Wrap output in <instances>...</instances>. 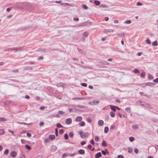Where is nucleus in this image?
Here are the masks:
<instances>
[{
	"label": "nucleus",
	"mask_w": 158,
	"mask_h": 158,
	"mask_svg": "<svg viewBox=\"0 0 158 158\" xmlns=\"http://www.w3.org/2000/svg\"><path fill=\"white\" fill-rule=\"evenodd\" d=\"M79 133L81 138H87L89 136V133L88 132L83 133L82 131H81L79 132Z\"/></svg>",
	"instance_id": "obj_1"
},
{
	"label": "nucleus",
	"mask_w": 158,
	"mask_h": 158,
	"mask_svg": "<svg viewBox=\"0 0 158 158\" xmlns=\"http://www.w3.org/2000/svg\"><path fill=\"white\" fill-rule=\"evenodd\" d=\"M72 122V120L71 118H68L66 119V123L67 124H70Z\"/></svg>",
	"instance_id": "obj_2"
},
{
	"label": "nucleus",
	"mask_w": 158,
	"mask_h": 158,
	"mask_svg": "<svg viewBox=\"0 0 158 158\" xmlns=\"http://www.w3.org/2000/svg\"><path fill=\"white\" fill-rule=\"evenodd\" d=\"M110 107L111 110H113L114 112H115L116 111V106L112 105H110Z\"/></svg>",
	"instance_id": "obj_3"
},
{
	"label": "nucleus",
	"mask_w": 158,
	"mask_h": 158,
	"mask_svg": "<svg viewBox=\"0 0 158 158\" xmlns=\"http://www.w3.org/2000/svg\"><path fill=\"white\" fill-rule=\"evenodd\" d=\"M82 119V117L81 116H78L75 119L76 122H79L81 121Z\"/></svg>",
	"instance_id": "obj_4"
},
{
	"label": "nucleus",
	"mask_w": 158,
	"mask_h": 158,
	"mask_svg": "<svg viewBox=\"0 0 158 158\" xmlns=\"http://www.w3.org/2000/svg\"><path fill=\"white\" fill-rule=\"evenodd\" d=\"M98 124L99 126H102L104 124V122L102 120H99L98 121Z\"/></svg>",
	"instance_id": "obj_5"
},
{
	"label": "nucleus",
	"mask_w": 158,
	"mask_h": 158,
	"mask_svg": "<svg viewBox=\"0 0 158 158\" xmlns=\"http://www.w3.org/2000/svg\"><path fill=\"white\" fill-rule=\"evenodd\" d=\"M102 156L101 153L100 152H98L95 155V158H98Z\"/></svg>",
	"instance_id": "obj_6"
},
{
	"label": "nucleus",
	"mask_w": 158,
	"mask_h": 158,
	"mask_svg": "<svg viewBox=\"0 0 158 158\" xmlns=\"http://www.w3.org/2000/svg\"><path fill=\"white\" fill-rule=\"evenodd\" d=\"M16 153L14 151L11 152L10 153V156L13 157H15L16 156Z\"/></svg>",
	"instance_id": "obj_7"
},
{
	"label": "nucleus",
	"mask_w": 158,
	"mask_h": 158,
	"mask_svg": "<svg viewBox=\"0 0 158 158\" xmlns=\"http://www.w3.org/2000/svg\"><path fill=\"white\" fill-rule=\"evenodd\" d=\"M49 138L51 140H53L55 139V136L54 135H50L49 136Z\"/></svg>",
	"instance_id": "obj_8"
},
{
	"label": "nucleus",
	"mask_w": 158,
	"mask_h": 158,
	"mask_svg": "<svg viewBox=\"0 0 158 158\" xmlns=\"http://www.w3.org/2000/svg\"><path fill=\"white\" fill-rule=\"evenodd\" d=\"M102 145V146L103 147H106L107 145L106 143V142L105 140H103Z\"/></svg>",
	"instance_id": "obj_9"
},
{
	"label": "nucleus",
	"mask_w": 158,
	"mask_h": 158,
	"mask_svg": "<svg viewBox=\"0 0 158 158\" xmlns=\"http://www.w3.org/2000/svg\"><path fill=\"white\" fill-rule=\"evenodd\" d=\"M79 124L81 126H84L85 125V123L84 121H81L79 123Z\"/></svg>",
	"instance_id": "obj_10"
},
{
	"label": "nucleus",
	"mask_w": 158,
	"mask_h": 158,
	"mask_svg": "<svg viewBox=\"0 0 158 158\" xmlns=\"http://www.w3.org/2000/svg\"><path fill=\"white\" fill-rule=\"evenodd\" d=\"M79 152L80 154H83L85 153V151L83 149H80L79 150Z\"/></svg>",
	"instance_id": "obj_11"
},
{
	"label": "nucleus",
	"mask_w": 158,
	"mask_h": 158,
	"mask_svg": "<svg viewBox=\"0 0 158 158\" xmlns=\"http://www.w3.org/2000/svg\"><path fill=\"white\" fill-rule=\"evenodd\" d=\"M109 128L108 127H106L104 128V132L105 133H107L109 131Z\"/></svg>",
	"instance_id": "obj_12"
},
{
	"label": "nucleus",
	"mask_w": 158,
	"mask_h": 158,
	"mask_svg": "<svg viewBox=\"0 0 158 158\" xmlns=\"http://www.w3.org/2000/svg\"><path fill=\"white\" fill-rule=\"evenodd\" d=\"M152 45L153 46H157L158 45V43L157 41H155L152 43Z\"/></svg>",
	"instance_id": "obj_13"
},
{
	"label": "nucleus",
	"mask_w": 158,
	"mask_h": 158,
	"mask_svg": "<svg viewBox=\"0 0 158 158\" xmlns=\"http://www.w3.org/2000/svg\"><path fill=\"white\" fill-rule=\"evenodd\" d=\"M94 3L97 6L99 5L100 4V2L99 1L97 0H95L94 1Z\"/></svg>",
	"instance_id": "obj_14"
},
{
	"label": "nucleus",
	"mask_w": 158,
	"mask_h": 158,
	"mask_svg": "<svg viewBox=\"0 0 158 158\" xmlns=\"http://www.w3.org/2000/svg\"><path fill=\"white\" fill-rule=\"evenodd\" d=\"M110 115L112 117H115V114L114 112H111L110 113Z\"/></svg>",
	"instance_id": "obj_15"
},
{
	"label": "nucleus",
	"mask_w": 158,
	"mask_h": 158,
	"mask_svg": "<svg viewBox=\"0 0 158 158\" xmlns=\"http://www.w3.org/2000/svg\"><path fill=\"white\" fill-rule=\"evenodd\" d=\"M87 147L89 149H90L91 151H93L94 150V148L91 149V148H92V146L90 145H88Z\"/></svg>",
	"instance_id": "obj_16"
},
{
	"label": "nucleus",
	"mask_w": 158,
	"mask_h": 158,
	"mask_svg": "<svg viewBox=\"0 0 158 158\" xmlns=\"http://www.w3.org/2000/svg\"><path fill=\"white\" fill-rule=\"evenodd\" d=\"M113 30L112 29L106 30V31L107 32H110L113 31Z\"/></svg>",
	"instance_id": "obj_17"
},
{
	"label": "nucleus",
	"mask_w": 158,
	"mask_h": 158,
	"mask_svg": "<svg viewBox=\"0 0 158 158\" xmlns=\"http://www.w3.org/2000/svg\"><path fill=\"white\" fill-rule=\"evenodd\" d=\"M95 140L96 142H98L99 141V138L98 136H95Z\"/></svg>",
	"instance_id": "obj_18"
},
{
	"label": "nucleus",
	"mask_w": 158,
	"mask_h": 158,
	"mask_svg": "<svg viewBox=\"0 0 158 158\" xmlns=\"http://www.w3.org/2000/svg\"><path fill=\"white\" fill-rule=\"evenodd\" d=\"M69 135L70 137H72L74 135L73 132H70L69 134Z\"/></svg>",
	"instance_id": "obj_19"
},
{
	"label": "nucleus",
	"mask_w": 158,
	"mask_h": 158,
	"mask_svg": "<svg viewBox=\"0 0 158 158\" xmlns=\"http://www.w3.org/2000/svg\"><path fill=\"white\" fill-rule=\"evenodd\" d=\"M131 23V21L130 20H127L125 21L124 22L125 24H129Z\"/></svg>",
	"instance_id": "obj_20"
},
{
	"label": "nucleus",
	"mask_w": 158,
	"mask_h": 158,
	"mask_svg": "<svg viewBox=\"0 0 158 158\" xmlns=\"http://www.w3.org/2000/svg\"><path fill=\"white\" fill-rule=\"evenodd\" d=\"M4 130L1 129L0 130V135H2L4 134Z\"/></svg>",
	"instance_id": "obj_21"
},
{
	"label": "nucleus",
	"mask_w": 158,
	"mask_h": 158,
	"mask_svg": "<svg viewBox=\"0 0 158 158\" xmlns=\"http://www.w3.org/2000/svg\"><path fill=\"white\" fill-rule=\"evenodd\" d=\"M56 126L58 128L60 127H63V126L59 123L57 124Z\"/></svg>",
	"instance_id": "obj_22"
},
{
	"label": "nucleus",
	"mask_w": 158,
	"mask_h": 158,
	"mask_svg": "<svg viewBox=\"0 0 158 158\" xmlns=\"http://www.w3.org/2000/svg\"><path fill=\"white\" fill-rule=\"evenodd\" d=\"M25 148L27 149L28 150H30L31 149V148L30 146L29 145H26Z\"/></svg>",
	"instance_id": "obj_23"
},
{
	"label": "nucleus",
	"mask_w": 158,
	"mask_h": 158,
	"mask_svg": "<svg viewBox=\"0 0 158 158\" xmlns=\"http://www.w3.org/2000/svg\"><path fill=\"white\" fill-rule=\"evenodd\" d=\"M64 132V130L63 129H61L59 131V133L60 134H62Z\"/></svg>",
	"instance_id": "obj_24"
},
{
	"label": "nucleus",
	"mask_w": 158,
	"mask_h": 158,
	"mask_svg": "<svg viewBox=\"0 0 158 158\" xmlns=\"http://www.w3.org/2000/svg\"><path fill=\"white\" fill-rule=\"evenodd\" d=\"M132 127L133 129H137L138 128V127L137 125H133Z\"/></svg>",
	"instance_id": "obj_25"
},
{
	"label": "nucleus",
	"mask_w": 158,
	"mask_h": 158,
	"mask_svg": "<svg viewBox=\"0 0 158 158\" xmlns=\"http://www.w3.org/2000/svg\"><path fill=\"white\" fill-rule=\"evenodd\" d=\"M9 152V150L8 149H6L5 150V151L4 152V154L5 155H7L8 154Z\"/></svg>",
	"instance_id": "obj_26"
},
{
	"label": "nucleus",
	"mask_w": 158,
	"mask_h": 158,
	"mask_svg": "<svg viewBox=\"0 0 158 158\" xmlns=\"http://www.w3.org/2000/svg\"><path fill=\"white\" fill-rule=\"evenodd\" d=\"M83 36L84 37H87L88 36V33L87 32H85L83 34Z\"/></svg>",
	"instance_id": "obj_27"
},
{
	"label": "nucleus",
	"mask_w": 158,
	"mask_h": 158,
	"mask_svg": "<svg viewBox=\"0 0 158 158\" xmlns=\"http://www.w3.org/2000/svg\"><path fill=\"white\" fill-rule=\"evenodd\" d=\"M64 137L65 139L67 140L68 138V135L67 134H65L64 135Z\"/></svg>",
	"instance_id": "obj_28"
},
{
	"label": "nucleus",
	"mask_w": 158,
	"mask_h": 158,
	"mask_svg": "<svg viewBox=\"0 0 158 158\" xmlns=\"http://www.w3.org/2000/svg\"><path fill=\"white\" fill-rule=\"evenodd\" d=\"M140 75L142 77H144L145 75V73L144 72H143L141 73Z\"/></svg>",
	"instance_id": "obj_29"
},
{
	"label": "nucleus",
	"mask_w": 158,
	"mask_h": 158,
	"mask_svg": "<svg viewBox=\"0 0 158 158\" xmlns=\"http://www.w3.org/2000/svg\"><path fill=\"white\" fill-rule=\"evenodd\" d=\"M125 110L126 111L130 112H131L130 108H127L125 109Z\"/></svg>",
	"instance_id": "obj_30"
},
{
	"label": "nucleus",
	"mask_w": 158,
	"mask_h": 158,
	"mask_svg": "<svg viewBox=\"0 0 158 158\" xmlns=\"http://www.w3.org/2000/svg\"><path fill=\"white\" fill-rule=\"evenodd\" d=\"M6 119L4 118H0V121H5Z\"/></svg>",
	"instance_id": "obj_31"
},
{
	"label": "nucleus",
	"mask_w": 158,
	"mask_h": 158,
	"mask_svg": "<svg viewBox=\"0 0 158 158\" xmlns=\"http://www.w3.org/2000/svg\"><path fill=\"white\" fill-rule=\"evenodd\" d=\"M146 42L148 44H150L151 43V41L148 39L146 40Z\"/></svg>",
	"instance_id": "obj_32"
},
{
	"label": "nucleus",
	"mask_w": 158,
	"mask_h": 158,
	"mask_svg": "<svg viewBox=\"0 0 158 158\" xmlns=\"http://www.w3.org/2000/svg\"><path fill=\"white\" fill-rule=\"evenodd\" d=\"M134 138L132 137H131L129 138V140L130 141L132 142L134 140Z\"/></svg>",
	"instance_id": "obj_33"
},
{
	"label": "nucleus",
	"mask_w": 158,
	"mask_h": 158,
	"mask_svg": "<svg viewBox=\"0 0 158 158\" xmlns=\"http://www.w3.org/2000/svg\"><path fill=\"white\" fill-rule=\"evenodd\" d=\"M82 6L83 8L85 9H87L88 8V7L85 5H83Z\"/></svg>",
	"instance_id": "obj_34"
},
{
	"label": "nucleus",
	"mask_w": 158,
	"mask_h": 158,
	"mask_svg": "<svg viewBox=\"0 0 158 158\" xmlns=\"http://www.w3.org/2000/svg\"><path fill=\"white\" fill-rule=\"evenodd\" d=\"M132 151V149L131 148H128V152L129 153H131Z\"/></svg>",
	"instance_id": "obj_35"
},
{
	"label": "nucleus",
	"mask_w": 158,
	"mask_h": 158,
	"mask_svg": "<svg viewBox=\"0 0 158 158\" xmlns=\"http://www.w3.org/2000/svg\"><path fill=\"white\" fill-rule=\"evenodd\" d=\"M81 85L84 87H86L87 86V84L85 83H82L81 84Z\"/></svg>",
	"instance_id": "obj_36"
},
{
	"label": "nucleus",
	"mask_w": 158,
	"mask_h": 158,
	"mask_svg": "<svg viewBox=\"0 0 158 158\" xmlns=\"http://www.w3.org/2000/svg\"><path fill=\"white\" fill-rule=\"evenodd\" d=\"M134 72L135 73H139V71L137 69H135Z\"/></svg>",
	"instance_id": "obj_37"
},
{
	"label": "nucleus",
	"mask_w": 158,
	"mask_h": 158,
	"mask_svg": "<svg viewBox=\"0 0 158 158\" xmlns=\"http://www.w3.org/2000/svg\"><path fill=\"white\" fill-rule=\"evenodd\" d=\"M90 143H91L94 145V140L93 139H92L90 141Z\"/></svg>",
	"instance_id": "obj_38"
},
{
	"label": "nucleus",
	"mask_w": 158,
	"mask_h": 158,
	"mask_svg": "<svg viewBox=\"0 0 158 158\" xmlns=\"http://www.w3.org/2000/svg\"><path fill=\"white\" fill-rule=\"evenodd\" d=\"M58 113L59 114H63L64 113V112L60 111Z\"/></svg>",
	"instance_id": "obj_39"
},
{
	"label": "nucleus",
	"mask_w": 158,
	"mask_h": 158,
	"mask_svg": "<svg viewBox=\"0 0 158 158\" xmlns=\"http://www.w3.org/2000/svg\"><path fill=\"white\" fill-rule=\"evenodd\" d=\"M44 123L42 122H40V123H39V125L40 126H43L44 125Z\"/></svg>",
	"instance_id": "obj_40"
},
{
	"label": "nucleus",
	"mask_w": 158,
	"mask_h": 158,
	"mask_svg": "<svg viewBox=\"0 0 158 158\" xmlns=\"http://www.w3.org/2000/svg\"><path fill=\"white\" fill-rule=\"evenodd\" d=\"M27 135L28 137H31V134L30 133H27Z\"/></svg>",
	"instance_id": "obj_41"
},
{
	"label": "nucleus",
	"mask_w": 158,
	"mask_h": 158,
	"mask_svg": "<svg viewBox=\"0 0 158 158\" xmlns=\"http://www.w3.org/2000/svg\"><path fill=\"white\" fill-rule=\"evenodd\" d=\"M8 131H9V132H10L12 134V135H14V132L13 131H12L10 130H8Z\"/></svg>",
	"instance_id": "obj_42"
},
{
	"label": "nucleus",
	"mask_w": 158,
	"mask_h": 158,
	"mask_svg": "<svg viewBox=\"0 0 158 158\" xmlns=\"http://www.w3.org/2000/svg\"><path fill=\"white\" fill-rule=\"evenodd\" d=\"M137 5L138 6H141L142 5V4L141 2H137Z\"/></svg>",
	"instance_id": "obj_43"
},
{
	"label": "nucleus",
	"mask_w": 158,
	"mask_h": 158,
	"mask_svg": "<svg viewBox=\"0 0 158 158\" xmlns=\"http://www.w3.org/2000/svg\"><path fill=\"white\" fill-rule=\"evenodd\" d=\"M154 81L158 83V78H156V79H154Z\"/></svg>",
	"instance_id": "obj_44"
},
{
	"label": "nucleus",
	"mask_w": 158,
	"mask_h": 158,
	"mask_svg": "<svg viewBox=\"0 0 158 158\" xmlns=\"http://www.w3.org/2000/svg\"><path fill=\"white\" fill-rule=\"evenodd\" d=\"M118 158H123V156L122 155H119L118 156Z\"/></svg>",
	"instance_id": "obj_45"
},
{
	"label": "nucleus",
	"mask_w": 158,
	"mask_h": 158,
	"mask_svg": "<svg viewBox=\"0 0 158 158\" xmlns=\"http://www.w3.org/2000/svg\"><path fill=\"white\" fill-rule=\"evenodd\" d=\"M134 151L136 153H138V150L137 148H135L134 150Z\"/></svg>",
	"instance_id": "obj_46"
},
{
	"label": "nucleus",
	"mask_w": 158,
	"mask_h": 158,
	"mask_svg": "<svg viewBox=\"0 0 158 158\" xmlns=\"http://www.w3.org/2000/svg\"><path fill=\"white\" fill-rule=\"evenodd\" d=\"M86 143V142L85 141H82L81 143V144L82 145H83Z\"/></svg>",
	"instance_id": "obj_47"
},
{
	"label": "nucleus",
	"mask_w": 158,
	"mask_h": 158,
	"mask_svg": "<svg viewBox=\"0 0 158 158\" xmlns=\"http://www.w3.org/2000/svg\"><path fill=\"white\" fill-rule=\"evenodd\" d=\"M102 154L104 155H106V152L105 151H102Z\"/></svg>",
	"instance_id": "obj_48"
},
{
	"label": "nucleus",
	"mask_w": 158,
	"mask_h": 158,
	"mask_svg": "<svg viewBox=\"0 0 158 158\" xmlns=\"http://www.w3.org/2000/svg\"><path fill=\"white\" fill-rule=\"evenodd\" d=\"M67 156V155L66 154H64L62 155V157L64 158L66 156Z\"/></svg>",
	"instance_id": "obj_49"
},
{
	"label": "nucleus",
	"mask_w": 158,
	"mask_h": 158,
	"mask_svg": "<svg viewBox=\"0 0 158 158\" xmlns=\"http://www.w3.org/2000/svg\"><path fill=\"white\" fill-rule=\"evenodd\" d=\"M87 121L89 123H90L91 122V120L90 118H88L87 119Z\"/></svg>",
	"instance_id": "obj_50"
},
{
	"label": "nucleus",
	"mask_w": 158,
	"mask_h": 158,
	"mask_svg": "<svg viewBox=\"0 0 158 158\" xmlns=\"http://www.w3.org/2000/svg\"><path fill=\"white\" fill-rule=\"evenodd\" d=\"M43 59V57L42 56H40V57H39L38 58V60H40L42 59Z\"/></svg>",
	"instance_id": "obj_51"
},
{
	"label": "nucleus",
	"mask_w": 158,
	"mask_h": 158,
	"mask_svg": "<svg viewBox=\"0 0 158 158\" xmlns=\"http://www.w3.org/2000/svg\"><path fill=\"white\" fill-rule=\"evenodd\" d=\"M11 10V8H7L6 9V11H7V12H9V11Z\"/></svg>",
	"instance_id": "obj_52"
},
{
	"label": "nucleus",
	"mask_w": 158,
	"mask_h": 158,
	"mask_svg": "<svg viewBox=\"0 0 158 158\" xmlns=\"http://www.w3.org/2000/svg\"><path fill=\"white\" fill-rule=\"evenodd\" d=\"M105 19L106 21H107L109 19V18L108 17H106L105 18Z\"/></svg>",
	"instance_id": "obj_53"
},
{
	"label": "nucleus",
	"mask_w": 158,
	"mask_h": 158,
	"mask_svg": "<svg viewBox=\"0 0 158 158\" xmlns=\"http://www.w3.org/2000/svg\"><path fill=\"white\" fill-rule=\"evenodd\" d=\"M40 110H43L44 109V106H42L40 107Z\"/></svg>",
	"instance_id": "obj_54"
},
{
	"label": "nucleus",
	"mask_w": 158,
	"mask_h": 158,
	"mask_svg": "<svg viewBox=\"0 0 158 158\" xmlns=\"http://www.w3.org/2000/svg\"><path fill=\"white\" fill-rule=\"evenodd\" d=\"M76 154L75 153L72 154H70L69 155L70 156H73L75 155Z\"/></svg>",
	"instance_id": "obj_55"
},
{
	"label": "nucleus",
	"mask_w": 158,
	"mask_h": 158,
	"mask_svg": "<svg viewBox=\"0 0 158 158\" xmlns=\"http://www.w3.org/2000/svg\"><path fill=\"white\" fill-rule=\"evenodd\" d=\"M25 98L27 99H28L29 98V96L28 95H26L25 96Z\"/></svg>",
	"instance_id": "obj_56"
},
{
	"label": "nucleus",
	"mask_w": 158,
	"mask_h": 158,
	"mask_svg": "<svg viewBox=\"0 0 158 158\" xmlns=\"http://www.w3.org/2000/svg\"><path fill=\"white\" fill-rule=\"evenodd\" d=\"M114 23H118V21L117 20H115L114 21Z\"/></svg>",
	"instance_id": "obj_57"
},
{
	"label": "nucleus",
	"mask_w": 158,
	"mask_h": 158,
	"mask_svg": "<svg viewBox=\"0 0 158 158\" xmlns=\"http://www.w3.org/2000/svg\"><path fill=\"white\" fill-rule=\"evenodd\" d=\"M44 142H46V143H47V142H48V139H45V140H44Z\"/></svg>",
	"instance_id": "obj_58"
},
{
	"label": "nucleus",
	"mask_w": 158,
	"mask_h": 158,
	"mask_svg": "<svg viewBox=\"0 0 158 158\" xmlns=\"http://www.w3.org/2000/svg\"><path fill=\"white\" fill-rule=\"evenodd\" d=\"M155 148L156 149H158V145H156L155 146Z\"/></svg>",
	"instance_id": "obj_59"
},
{
	"label": "nucleus",
	"mask_w": 158,
	"mask_h": 158,
	"mask_svg": "<svg viewBox=\"0 0 158 158\" xmlns=\"http://www.w3.org/2000/svg\"><path fill=\"white\" fill-rule=\"evenodd\" d=\"M2 146L0 145V151H2Z\"/></svg>",
	"instance_id": "obj_60"
},
{
	"label": "nucleus",
	"mask_w": 158,
	"mask_h": 158,
	"mask_svg": "<svg viewBox=\"0 0 158 158\" xmlns=\"http://www.w3.org/2000/svg\"><path fill=\"white\" fill-rule=\"evenodd\" d=\"M36 158H43V157L41 156H39L36 157Z\"/></svg>",
	"instance_id": "obj_61"
},
{
	"label": "nucleus",
	"mask_w": 158,
	"mask_h": 158,
	"mask_svg": "<svg viewBox=\"0 0 158 158\" xmlns=\"http://www.w3.org/2000/svg\"><path fill=\"white\" fill-rule=\"evenodd\" d=\"M142 54V53L141 52H139L138 54V55L139 56H140V55H141Z\"/></svg>",
	"instance_id": "obj_62"
},
{
	"label": "nucleus",
	"mask_w": 158,
	"mask_h": 158,
	"mask_svg": "<svg viewBox=\"0 0 158 158\" xmlns=\"http://www.w3.org/2000/svg\"><path fill=\"white\" fill-rule=\"evenodd\" d=\"M36 99L37 100H39L40 99V98L39 97H36Z\"/></svg>",
	"instance_id": "obj_63"
},
{
	"label": "nucleus",
	"mask_w": 158,
	"mask_h": 158,
	"mask_svg": "<svg viewBox=\"0 0 158 158\" xmlns=\"http://www.w3.org/2000/svg\"><path fill=\"white\" fill-rule=\"evenodd\" d=\"M147 158H154L152 156H148Z\"/></svg>",
	"instance_id": "obj_64"
}]
</instances>
